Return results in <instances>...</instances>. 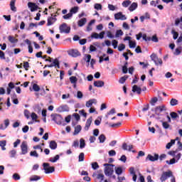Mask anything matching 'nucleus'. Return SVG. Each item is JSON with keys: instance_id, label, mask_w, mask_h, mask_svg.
Instances as JSON below:
<instances>
[{"instance_id": "bb28decb", "label": "nucleus", "mask_w": 182, "mask_h": 182, "mask_svg": "<svg viewBox=\"0 0 182 182\" xmlns=\"http://www.w3.org/2000/svg\"><path fill=\"white\" fill-rule=\"evenodd\" d=\"M93 103H96V100L95 99H92V100H90L86 102V107H90L92 106Z\"/></svg>"}, {"instance_id": "c9c22d12", "label": "nucleus", "mask_w": 182, "mask_h": 182, "mask_svg": "<svg viewBox=\"0 0 182 182\" xmlns=\"http://www.w3.org/2000/svg\"><path fill=\"white\" fill-rule=\"evenodd\" d=\"M60 157V156H59V155H55V157L50 158L49 161H50V163H56V161L59 160Z\"/></svg>"}, {"instance_id": "7ed1b4c3", "label": "nucleus", "mask_w": 182, "mask_h": 182, "mask_svg": "<svg viewBox=\"0 0 182 182\" xmlns=\"http://www.w3.org/2000/svg\"><path fill=\"white\" fill-rule=\"evenodd\" d=\"M168 119V122L161 120V123H162V127L164 129V130H173V127L170 125L169 123H171V117L170 116L167 115L166 116Z\"/></svg>"}, {"instance_id": "4d7b16f0", "label": "nucleus", "mask_w": 182, "mask_h": 182, "mask_svg": "<svg viewBox=\"0 0 182 182\" xmlns=\"http://www.w3.org/2000/svg\"><path fill=\"white\" fill-rule=\"evenodd\" d=\"M123 35V31L122 30H117L115 34L116 38H119V36H122Z\"/></svg>"}, {"instance_id": "0e129e2a", "label": "nucleus", "mask_w": 182, "mask_h": 182, "mask_svg": "<svg viewBox=\"0 0 182 182\" xmlns=\"http://www.w3.org/2000/svg\"><path fill=\"white\" fill-rule=\"evenodd\" d=\"M166 163L167 164H176V159L173 158L172 159L170 160V161H166Z\"/></svg>"}, {"instance_id": "423d86ee", "label": "nucleus", "mask_w": 182, "mask_h": 182, "mask_svg": "<svg viewBox=\"0 0 182 182\" xmlns=\"http://www.w3.org/2000/svg\"><path fill=\"white\" fill-rule=\"evenodd\" d=\"M150 57L151 60L154 62L156 66H159V65L161 66V65H163V60H161V58H159V57H157V55L156 53H152Z\"/></svg>"}, {"instance_id": "1a4fd4ad", "label": "nucleus", "mask_w": 182, "mask_h": 182, "mask_svg": "<svg viewBox=\"0 0 182 182\" xmlns=\"http://www.w3.org/2000/svg\"><path fill=\"white\" fill-rule=\"evenodd\" d=\"M159 160V154H154V156L151 154H148L145 161H157Z\"/></svg>"}, {"instance_id": "39448f33", "label": "nucleus", "mask_w": 182, "mask_h": 182, "mask_svg": "<svg viewBox=\"0 0 182 182\" xmlns=\"http://www.w3.org/2000/svg\"><path fill=\"white\" fill-rule=\"evenodd\" d=\"M49 163H43V166L46 174H50L55 171V166H49Z\"/></svg>"}, {"instance_id": "09e8293b", "label": "nucleus", "mask_w": 182, "mask_h": 182, "mask_svg": "<svg viewBox=\"0 0 182 182\" xmlns=\"http://www.w3.org/2000/svg\"><path fill=\"white\" fill-rule=\"evenodd\" d=\"M85 160V154L81 152L78 156V161H84Z\"/></svg>"}, {"instance_id": "473e14b6", "label": "nucleus", "mask_w": 182, "mask_h": 182, "mask_svg": "<svg viewBox=\"0 0 182 182\" xmlns=\"http://www.w3.org/2000/svg\"><path fill=\"white\" fill-rule=\"evenodd\" d=\"M98 140L100 141V143H105V141H106V136L102 134L101 135L99 136Z\"/></svg>"}, {"instance_id": "412c9836", "label": "nucleus", "mask_w": 182, "mask_h": 182, "mask_svg": "<svg viewBox=\"0 0 182 182\" xmlns=\"http://www.w3.org/2000/svg\"><path fill=\"white\" fill-rule=\"evenodd\" d=\"M90 124H92V117H90L88 119H87L85 127L84 128L86 132L89 130V127H90Z\"/></svg>"}, {"instance_id": "6ab92c4d", "label": "nucleus", "mask_w": 182, "mask_h": 182, "mask_svg": "<svg viewBox=\"0 0 182 182\" xmlns=\"http://www.w3.org/2000/svg\"><path fill=\"white\" fill-rule=\"evenodd\" d=\"M49 147L51 150H56L58 149V143L55 141H50L49 143Z\"/></svg>"}, {"instance_id": "a878e982", "label": "nucleus", "mask_w": 182, "mask_h": 182, "mask_svg": "<svg viewBox=\"0 0 182 182\" xmlns=\"http://www.w3.org/2000/svg\"><path fill=\"white\" fill-rule=\"evenodd\" d=\"M82 130V126L77 125V127H75V131H74V136H76V134H79Z\"/></svg>"}, {"instance_id": "2f4dec72", "label": "nucleus", "mask_w": 182, "mask_h": 182, "mask_svg": "<svg viewBox=\"0 0 182 182\" xmlns=\"http://www.w3.org/2000/svg\"><path fill=\"white\" fill-rule=\"evenodd\" d=\"M170 116L173 120H176V119H178V114L176 112H172L170 113Z\"/></svg>"}, {"instance_id": "9b49d317", "label": "nucleus", "mask_w": 182, "mask_h": 182, "mask_svg": "<svg viewBox=\"0 0 182 182\" xmlns=\"http://www.w3.org/2000/svg\"><path fill=\"white\" fill-rule=\"evenodd\" d=\"M21 154L25 155L28 154V144L26 141H23L21 145Z\"/></svg>"}, {"instance_id": "4c0bfd02", "label": "nucleus", "mask_w": 182, "mask_h": 182, "mask_svg": "<svg viewBox=\"0 0 182 182\" xmlns=\"http://www.w3.org/2000/svg\"><path fill=\"white\" fill-rule=\"evenodd\" d=\"M38 180H41V176L34 175L30 178V181H38Z\"/></svg>"}, {"instance_id": "58836bf2", "label": "nucleus", "mask_w": 182, "mask_h": 182, "mask_svg": "<svg viewBox=\"0 0 182 182\" xmlns=\"http://www.w3.org/2000/svg\"><path fill=\"white\" fill-rule=\"evenodd\" d=\"M8 39L11 43H16L18 42V39H16L12 36H9Z\"/></svg>"}, {"instance_id": "4be33fe9", "label": "nucleus", "mask_w": 182, "mask_h": 182, "mask_svg": "<svg viewBox=\"0 0 182 182\" xmlns=\"http://www.w3.org/2000/svg\"><path fill=\"white\" fill-rule=\"evenodd\" d=\"M15 2H16V0H11L10 2V8L13 12H16V6H15Z\"/></svg>"}, {"instance_id": "5fc2aeb1", "label": "nucleus", "mask_w": 182, "mask_h": 182, "mask_svg": "<svg viewBox=\"0 0 182 182\" xmlns=\"http://www.w3.org/2000/svg\"><path fill=\"white\" fill-rule=\"evenodd\" d=\"M129 48L131 49L136 48V41H129Z\"/></svg>"}, {"instance_id": "e433bc0d", "label": "nucleus", "mask_w": 182, "mask_h": 182, "mask_svg": "<svg viewBox=\"0 0 182 182\" xmlns=\"http://www.w3.org/2000/svg\"><path fill=\"white\" fill-rule=\"evenodd\" d=\"M128 78H129L128 75H124V77H122L119 79V82L121 83L122 85H123V83H124L126 82V80H127Z\"/></svg>"}, {"instance_id": "6e6552de", "label": "nucleus", "mask_w": 182, "mask_h": 182, "mask_svg": "<svg viewBox=\"0 0 182 182\" xmlns=\"http://www.w3.org/2000/svg\"><path fill=\"white\" fill-rule=\"evenodd\" d=\"M53 66L55 68H58V69H60V65L59 63V60L58 58H55L53 62L51 64L46 65L44 66V69H45V68H53Z\"/></svg>"}, {"instance_id": "c756f323", "label": "nucleus", "mask_w": 182, "mask_h": 182, "mask_svg": "<svg viewBox=\"0 0 182 182\" xmlns=\"http://www.w3.org/2000/svg\"><path fill=\"white\" fill-rule=\"evenodd\" d=\"M5 146H6V140L0 141V147H1V150H6Z\"/></svg>"}, {"instance_id": "13d9d810", "label": "nucleus", "mask_w": 182, "mask_h": 182, "mask_svg": "<svg viewBox=\"0 0 182 182\" xmlns=\"http://www.w3.org/2000/svg\"><path fill=\"white\" fill-rule=\"evenodd\" d=\"M95 9H97V11L102 10V4H95L94 6Z\"/></svg>"}, {"instance_id": "49530a36", "label": "nucleus", "mask_w": 182, "mask_h": 182, "mask_svg": "<svg viewBox=\"0 0 182 182\" xmlns=\"http://www.w3.org/2000/svg\"><path fill=\"white\" fill-rule=\"evenodd\" d=\"M13 179L16 181H18V180H21V176L19 175V173H15L14 174H13Z\"/></svg>"}, {"instance_id": "3c124183", "label": "nucleus", "mask_w": 182, "mask_h": 182, "mask_svg": "<svg viewBox=\"0 0 182 182\" xmlns=\"http://www.w3.org/2000/svg\"><path fill=\"white\" fill-rule=\"evenodd\" d=\"M33 90H34V92H39V90H41V87L37 84H33Z\"/></svg>"}, {"instance_id": "f8f14e48", "label": "nucleus", "mask_w": 182, "mask_h": 182, "mask_svg": "<svg viewBox=\"0 0 182 182\" xmlns=\"http://www.w3.org/2000/svg\"><path fill=\"white\" fill-rule=\"evenodd\" d=\"M105 31H102L100 34H98L97 33H93L91 35V38L93 39H103L105 38Z\"/></svg>"}, {"instance_id": "2eb2a0df", "label": "nucleus", "mask_w": 182, "mask_h": 182, "mask_svg": "<svg viewBox=\"0 0 182 182\" xmlns=\"http://www.w3.org/2000/svg\"><path fill=\"white\" fill-rule=\"evenodd\" d=\"M25 43L28 45V53H33V47H32V42L29 39H26L24 41Z\"/></svg>"}, {"instance_id": "6e6d98bb", "label": "nucleus", "mask_w": 182, "mask_h": 182, "mask_svg": "<svg viewBox=\"0 0 182 182\" xmlns=\"http://www.w3.org/2000/svg\"><path fill=\"white\" fill-rule=\"evenodd\" d=\"M92 167L93 170H97V168H99V164H97V162H93L92 164Z\"/></svg>"}, {"instance_id": "ea45409f", "label": "nucleus", "mask_w": 182, "mask_h": 182, "mask_svg": "<svg viewBox=\"0 0 182 182\" xmlns=\"http://www.w3.org/2000/svg\"><path fill=\"white\" fill-rule=\"evenodd\" d=\"M31 117L32 120H35V122H37L39 123V120H38V114H36L35 112H33L31 115Z\"/></svg>"}, {"instance_id": "4468645a", "label": "nucleus", "mask_w": 182, "mask_h": 182, "mask_svg": "<svg viewBox=\"0 0 182 182\" xmlns=\"http://www.w3.org/2000/svg\"><path fill=\"white\" fill-rule=\"evenodd\" d=\"M58 112L62 113L63 112H69V107L67 105H61L58 107Z\"/></svg>"}, {"instance_id": "aec40b11", "label": "nucleus", "mask_w": 182, "mask_h": 182, "mask_svg": "<svg viewBox=\"0 0 182 182\" xmlns=\"http://www.w3.org/2000/svg\"><path fill=\"white\" fill-rule=\"evenodd\" d=\"M94 86L95 87H103L105 86V82L102 80H97L94 82Z\"/></svg>"}, {"instance_id": "f704fd0d", "label": "nucleus", "mask_w": 182, "mask_h": 182, "mask_svg": "<svg viewBox=\"0 0 182 182\" xmlns=\"http://www.w3.org/2000/svg\"><path fill=\"white\" fill-rule=\"evenodd\" d=\"M97 179L99 180L100 182H102L103 180H105V175L103 173L97 174Z\"/></svg>"}, {"instance_id": "f3484780", "label": "nucleus", "mask_w": 182, "mask_h": 182, "mask_svg": "<svg viewBox=\"0 0 182 182\" xmlns=\"http://www.w3.org/2000/svg\"><path fill=\"white\" fill-rule=\"evenodd\" d=\"M69 55L73 56V58H77V56H80V52L77 50H71Z\"/></svg>"}, {"instance_id": "774afa93", "label": "nucleus", "mask_w": 182, "mask_h": 182, "mask_svg": "<svg viewBox=\"0 0 182 182\" xmlns=\"http://www.w3.org/2000/svg\"><path fill=\"white\" fill-rule=\"evenodd\" d=\"M109 156L111 157H113V156H116V151L114 150H110L109 152Z\"/></svg>"}, {"instance_id": "8fccbe9b", "label": "nucleus", "mask_w": 182, "mask_h": 182, "mask_svg": "<svg viewBox=\"0 0 182 182\" xmlns=\"http://www.w3.org/2000/svg\"><path fill=\"white\" fill-rule=\"evenodd\" d=\"M122 126V122H118L116 124H109V127H113V128H117V127H120Z\"/></svg>"}, {"instance_id": "052dcab7", "label": "nucleus", "mask_w": 182, "mask_h": 182, "mask_svg": "<svg viewBox=\"0 0 182 182\" xmlns=\"http://www.w3.org/2000/svg\"><path fill=\"white\" fill-rule=\"evenodd\" d=\"M171 33L173 35V39H177L178 38V33H177L176 31L172 30Z\"/></svg>"}, {"instance_id": "37998d69", "label": "nucleus", "mask_w": 182, "mask_h": 182, "mask_svg": "<svg viewBox=\"0 0 182 182\" xmlns=\"http://www.w3.org/2000/svg\"><path fill=\"white\" fill-rule=\"evenodd\" d=\"M115 173L118 176H120V174H122V173H123V169L122 168V167L115 168Z\"/></svg>"}, {"instance_id": "dca6fc26", "label": "nucleus", "mask_w": 182, "mask_h": 182, "mask_svg": "<svg viewBox=\"0 0 182 182\" xmlns=\"http://www.w3.org/2000/svg\"><path fill=\"white\" fill-rule=\"evenodd\" d=\"M58 21V18L55 17H48V22H47V26H50L55 23Z\"/></svg>"}, {"instance_id": "c03bdc74", "label": "nucleus", "mask_w": 182, "mask_h": 182, "mask_svg": "<svg viewBox=\"0 0 182 182\" xmlns=\"http://www.w3.org/2000/svg\"><path fill=\"white\" fill-rule=\"evenodd\" d=\"M130 4H132V1H130L129 0H126L122 2V6H124V8H127V6L130 5Z\"/></svg>"}, {"instance_id": "cd10ccee", "label": "nucleus", "mask_w": 182, "mask_h": 182, "mask_svg": "<svg viewBox=\"0 0 182 182\" xmlns=\"http://www.w3.org/2000/svg\"><path fill=\"white\" fill-rule=\"evenodd\" d=\"M157 102H159V98H157V97H154L151 99L150 105L151 106H156V103H157Z\"/></svg>"}, {"instance_id": "69168bd1", "label": "nucleus", "mask_w": 182, "mask_h": 182, "mask_svg": "<svg viewBox=\"0 0 182 182\" xmlns=\"http://www.w3.org/2000/svg\"><path fill=\"white\" fill-rule=\"evenodd\" d=\"M23 67L26 70H28V68H29V63L28 61L24 62Z\"/></svg>"}, {"instance_id": "79ce46f5", "label": "nucleus", "mask_w": 182, "mask_h": 182, "mask_svg": "<svg viewBox=\"0 0 182 182\" xmlns=\"http://www.w3.org/2000/svg\"><path fill=\"white\" fill-rule=\"evenodd\" d=\"M114 113H116V109H114V108H112L109 112H107V114L105 115L106 119H109V116H110V114H114Z\"/></svg>"}, {"instance_id": "864d4df0", "label": "nucleus", "mask_w": 182, "mask_h": 182, "mask_svg": "<svg viewBox=\"0 0 182 182\" xmlns=\"http://www.w3.org/2000/svg\"><path fill=\"white\" fill-rule=\"evenodd\" d=\"M30 156H31V157H39V154L38 152H36V151H31Z\"/></svg>"}, {"instance_id": "5701e85b", "label": "nucleus", "mask_w": 182, "mask_h": 182, "mask_svg": "<svg viewBox=\"0 0 182 182\" xmlns=\"http://www.w3.org/2000/svg\"><path fill=\"white\" fill-rule=\"evenodd\" d=\"M86 22H87L86 18H81L80 21H78V26H84V25H86Z\"/></svg>"}, {"instance_id": "20e7f679", "label": "nucleus", "mask_w": 182, "mask_h": 182, "mask_svg": "<svg viewBox=\"0 0 182 182\" xmlns=\"http://www.w3.org/2000/svg\"><path fill=\"white\" fill-rule=\"evenodd\" d=\"M51 117H53V120L56 124L60 125L63 123V118L62 117V115L59 114H52Z\"/></svg>"}, {"instance_id": "de8ad7c7", "label": "nucleus", "mask_w": 182, "mask_h": 182, "mask_svg": "<svg viewBox=\"0 0 182 182\" xmlns=\"http://www.w3.org/2000/svg\"><path fill=\"white\" fill-rule=\"evenodd\" d=\"M124 49H126V45L121 43L118 46V50L119 52H122V50H124Z\"/></svg>"}, {"instance_id": "393cba45", "label": "nucleus", "mask_w": 182, "mask_h": 182, "mask_svg": "<svg viewBox=\"0 0 182 182\" xmlns=\"http://www.w3.org/2000/svg\"><path fill=\"white\" fill-rule=\"evenodd\" d=\"M164 110H166V106L165 105H162V106H157L155 107V112L157 113V112H160V113H161V112H163Z\"/></svg>"}, {"instance_id": "603ef678", "label": "nucleus", "mask_w": 182, "mask_h": 182, "mask_svg": "<svg viewBox=\"0 0 182 182\" xmlns=\"http://www.w3.org/2000/svg\"><path fill=\"white\" fill-rule=\"evenodd\" d=\"M181 53V47L176 48L174 55H176V56H178V55H180Z\"/></svg>"}, {"instance_id": "9d476101", "label": "nucleus", "mask_w": 182, "mask_h": 182, "mask_svg": "<svg viewBox=\"0 0 182 182\" xmlns=\"http://www.w3.org/2000/svg\"><path fill=\"white\" fill-rule=\"evenodd\" d=\"M114 19H116L117 21H126L127 18L122 12H119L114 14Z\"/></svg>"}, {"instance_id": "7c9ffc66", "label": "nucleus", "mask_w": 182, "mask_h": 182, "mask_svg": "<svg viewBox=\"0 0 182 182\" xmlns=\"http://www.w3.org/2000/svg\"><path fill=\"white\" fill-rule=\"evenodd\" d=\"M176 144V139H171L170 142H168L166 147L167 149H171V146H173V144Z\"/></svg>"}, {"instance_id": "338daca9", "label": "nucleus", "mask_w": 182, "mask_h": 182, "mask_svg": "<svg viewBox=\"0 0 182 182\" xmlns=\"http://www.w3.org/2000/svg\"><path fill=\"white\" fill-rule=\"evenodd\" d=\"M18 144H21V139H16V141L14 143V147H18Z\"/></svg>"}, {"instance_id": "a211bd4d", "label": "nucleus", "mask_w": 182, "mask_h": 182, "mask_svg": "<svg viewBox=\"0 0 182 182\" xmlns=\"http://www.w3.org/2000/svg\"><path fill=\"white\" fill-rule=\"evenodd\" d=\"M132 92L134 93H137V95H141V87H139V86L134 85L132 87Z\"/></svg>"}, {"instance_id": "e2e57ef3", "label": "nucleus", "mask_w": 182, "mask_h": 182, "mask_svg": "<svg viewBox=\"0 0 182 182\" xmlns=\"http://www.w3.org/2000/svg\"><path fill=\"white\" fill-rule=\"evenodd\" d=\"M72 16H73L72 13H68V14L64 15L63 18V19H69V18H72Z\"/></svg>"}, {"instance_id": "a18cd8bd", "label": "nucleus", "mask_w": 182, "mask_h": 182, "mask_svg": "<svg viewBox=\"0 0 182 182\" xmlns=\"http://www.w3.org/2000/svg\"><path fill=\"white\" fill-rule=\"evenodd\" d=\"M70 82L71 83H74V85H76V82H77V78L75 76H72L70 77Z\"/></svg>"}, {"instance_id": "0eeeda50", "label": "nucleus", "mask_w": 182, "mask_h": 182, "mask_svg": "<svg viewBox=\"0 0 182 182\" xmlns=\"http://www.w3.org/2000/svg\"><path fill=\"white\" fill-rule=\"evenodd\" d=\"M60 33H70V27L66 23L61 24L59 27Z\"/></svg>"}, {"instance_id": "bf43d9fd", "label": "nucleus", "mask_w": 182, "mask_h": 182, "mask_svg": "<svg viewBox=\"0 0 182 182\" xmlns=\"http://www.w3.org/2000/svg\"><path fill=\"white\" fill-rule=\"evenodd\" d=\"M23 133H28L29 132V126L26 125L24 127L22 128Z\"/></svg>"}, {"instance_id": "a19ab883", "label": "nucleus", "mask_w": 182, "mask_h": 182, "mask_svg": "<svg viewBox=\"0 0 182 182\" xmlns=\"http://www.w3.org/2000/svg\"><path fill=\"white\" fill-rule=\"evenodd\" d=\"M78 11H79V7L77 6L73 7L70 9V14H72V15H73V14H77Z\"/></svg>"}, {"instance_id": "b1692460", "label": "nucleus", "mask_w": 182, "mask_h": 182, "mask_svg": "<svg viewBox=\"0 0 182 182\" xmlns=\"http://www.w3.org/2000/svg\"><path fill=\"white\" fill-rule=\"evenodd\" d=\"M137 6H138L137 3L134 2L129 7V11H130V12H133V11H135L137 9Z\"/></svg>"}, {"instance_id": "f03ea898", "label": "nucleus", "mask_w": 182, "mask_h": 182, "mask_svg": "<svg viewBox=\"0 0 182 182\" xmlns=\"http://www.w3.org/2000/svg\"><path fill=\"white\" fill-rule=\"evenodd\" d=\"M104 167V173L105 176H107V177H112V176H113V173H114V165L112 164H105Z\"/></svg>"}, {"instance_id": "c85d7f7f", "label": "nucleus", "mask_w": 182, "mask_h": 182, "mask_svg": "<svg viewBox=\"0 0 182 182\" xmlns=\"http://www.w3.org/2000/svg\"><path fill=\"white\" fill-rule=\"evenodd\" d=\"M170 105L171 106H177V105H178V100H177V99L176 98H172L170 101Z\"/></svg>"}, {"instance_id": "ddd939ff", "label": "nucleus", "mask_w": 182, "mask_h": 182, "mask_svg": "<svg viewBox=\"0 0 182 182\" xmlns=\"http://www.w3.org/2000/svg\"><path fill=\"white\" fill-rule=\"evenodd\" d=\"M28 6L30 9L31 12H35V11H38V9H39V6H38L35 3L28 2Z\"/></svg>"}, {"instance_id": "72a5a7b5", "label": "nucleus", "mask_w": 182, "mask_h": 182, "mask_svg": "<svg viewBox=\"0 0 182 182\" xmlns=\"http://www.w3.org/2000/svg\"><path fill=\"white\" fill-rule=\"evenodd\" d=\"M86 146V142L85 141V139H80V149H85Z\"/></svg>"}, {"instance_id": "680f3d73", "label": "nucleus", "mask_w": 182, "mask_h": 182, "mask_svg": "<svg viewBox=\"0 0 182 182\" xmlns=\"http://www.w3.org/2000/svg\"><path fill=\"white\" fill-rule=\"evenodd\" d=\"M176 150L177 151H181L182 150V143L180 141H178V149Z\"/></svg>"}, {"instance_id": "f257e3e1", "label": "nucleus", "mask_w": 182, "mask_h": 182, "mask_svg": "<svg viewBox=\"0 0 182 182\" xmlns=\"http://www.w3.org/2000/svg\"><path fill=\"white\" fill-rule=\"evenodd\" d=\"M171 177V182H176V176L173 175V171H164L160 177V180L161 182L166 181L167 178H170Z\"/></svg>"}]
</instances>
